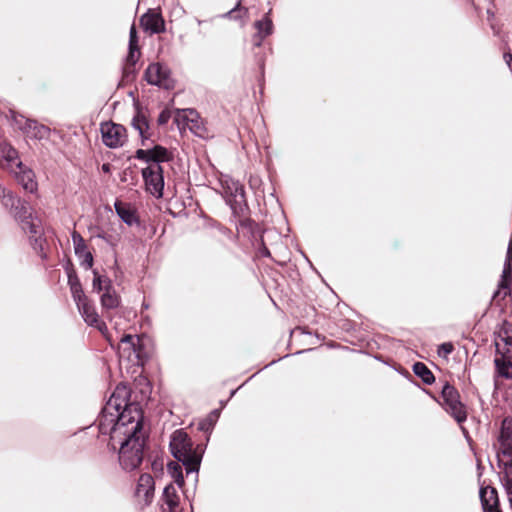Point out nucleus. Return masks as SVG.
<instances>
[{"label": "nucleus", "instance_id": "1a4fd4ad", "mask_svg": "<svg viewBox=\"0 0 512 512\" xmlns=\"http://www.w3.org/2000/svg\"><path fill=\"white\" fill-rule=\"evenodd\" d=\"M100 131L103 143L110 148L122 146L127 138L124 126L113 122L102 123Z\"/></svg>", "mask_w": 512, "mask_h": 512}, {"label": "nucleus", "instance_id": "2eb2a0df", "mask_svg": "<svg viewBox=\"0 0 512 512\" xmlns=\"http://www.w3.org/2000/svg\"><path fill=\"white\" fill-rule=\"evenodd\" d=\"M0 157L2 166L10 172L17 167L21 168V164H23L19 159L18 151L7 142L0 143Z\"/></svg>", "mask_w": 512, "mask_h": 512}, {"label": "nucleus", "instance_id": "9b49d317", "mask_svg": "<svg viewBox=\"0 0 512 512\" xmlns=\"http://www.w3.org/2000/svg\"><path fill=\"white\" fill-rule=\"evenodd\" d=\"M137 336L125 335L121 338L118 346V355L120 359H127L133 364L140 363V347Z\"/></svg>", "mask_w": 512, "mask_h": 512}, {"label": "nucleus", "instance_id": "72a5a7b5", "mask_svg": "<svg viewBox=\"0 0 512 512\" xmlns=\"http://www.w3.org/2000/svg\"><path fill=\"white\" fill-rule=\"evenodd\" d=\"M168 470L171 476L174 478L175 483L182 487L184 485V477L182 474L181 466L178 463L171 462L168 464Z\"/></svg>", "mask_w": 512, "mask_h": 512}, {"label": "nucleus", "instance_id": "79ce46f5", "mask_svg": "<svg viewBox=\"0 0 512 512\" xmlns=\"http://www.w3.org/2000/svg\"><path fill=\"white\" fill-rule=\"evenodd\" d=\"M503 58L507 64V66L509 67V69L511 70L512 72V53L511 52H505L504 55H503Z\"/></svg>", "mask_w": 512, "mask_h": 512}, {"label": "nucleus", "instance_id": "f704fd0d", "mask_svg": "<svg viewBox=\"0 0 512 512\" xmlns=\"http://www.w3.org/2000/svg\"><path fill=\"white\" fill-rule=\"evenodd\" d=\"M11 117L13 124L22 132L25 131V129L28 126V123L32 120L16 112H11Z\"/></svg>", "mask_w": 512, "mask_h": 512}, {"label": "nucleus", "instance_id": "9d476101", "mask_svg": "<svg viewBox=\"0 0 512 512\" xmlns=\"http://www.w3.org/2000/svg\"><path fill=\"white\" fill-rule=\"evenodd\" d=\"M145 78L151 85H156L165 89L173 87V80L170 77L169 69L160 63L150 64L145 71Z\"/></svg>", "mask_w": 512, "mask_h": 512}, {"label": "nucleus", "instance_id": "5701e85b", "mask_svg": "<svg viewBox=\"0 0 512 512\" xmlns=\"http://www.w3.org/2000/svg\"><path fill=\"white\" fill-rule=\"evenodd\" d=\"M23 133L29 138L44 140L49 138L51 130L48 126L32 119Z\"/></svg>", "mask_w": 512, "mask_h": 512}, {"label": "nucleus", "instance_id": "7c9ffc66", "mask_svg": "<svg viewBox=\"0 0 512 512\" xmlns=\"http://www.w3.org/2000/svg\"><path fill=\"white\" fill-rule=\"evenodd\" d=\"M511 282H512V262H509V266H506V260L504 261V267L501 275V280L499 282V288L511 290Z\"/></svg>", "mask_w": 512, "mask_h": 512}, {"label": "nucleus", "instance_id": "f3484780", "mask_svg": "<svg viewBox=\"0 0 512 512\" xmlns=\"http://www.w3.org/2000/svg\"><path fill=\"white\" fill-rule=\"evenodd\" d=\"M17 179V181L22 185V187L29 192H34L37 189V183L34 180V173L31 169L25 167L21 164V168L17 167L14 171H11Z\"/></svg>", "mask_w": 512, "mask_h": 512}, {"label": "nucleus", "instance_id": "58836bf2", "mask_svg": "<svg viewBox=\"0 0 512 512\" xmlns=\"http://www.w3.org/2000/svg\"><path fill=\"white\" fill-rule=\"evenodd\" d=\"M139 48L138 46V37L136 28L134 25L131 26L130 32H129V48Z\"/></svg>", "mask_w": 512, "mask_h": 512}, {"label": "nucleus", "instance_id": "412c9836", "mask_svg": "<svg viewBox=\"0 0 512 512\" xmlns=\"http://www.w3.org/2000/svg\"><path fill=\"white\" fill-rule=\"evenodd\" d=\"M510 423L508 419L503 420L498 438L502 448L501 453L504 456H512V427Z\"/></svg>", "mask_w": 512, "mask_h": 512}, {"label": "nucleus", "instance_id": "37998d69", "mask_svg": "<svg viewBox=\"0 0 512 512\" xmlns=\"http://www.w3.org/2000/svg\"><path fill=\"white\" fill-rule=\"evenodd\" d=\"M169 114L166 113L165 111H163L160 115H159V118H158V122L159 124H165L167 123L168 119H169Z\"/></svg>", "mask_w": 512, "mask_h": 512}, {"label": "nucleus", "instance_id": "393cba45", "mask_svg": "<svg viewBox=\"0 0 512 512\" xmlns=\"http://www.w3.org/2000/svg\"><path fill=\"white\" fill-rule=\"evenodd\" d=\"M494 335L496 336L495 342L499 339L502 341L506 348L511 350L512 348V324L504 319L499 325L497 330L494 331Z\"/></svg>", "mask_w": 512, "mask_h": 512}, {"label": "nucleus", "instance_id": "a211bd4d", "mask_svg": "<svg viewBox=\"0 0 512 512\" xmlns=\"http://www.w3.org/2000/svg\"><path fill=\"white\" fill-rule=\"evenodd\" d=\"M479 497L484 512H491L500 506L497 490L491 486L481 487Z\"/></svg>", "mask_w": 512, "mask_h": 512}, {"label": "nucleus", "instance_id": "473e14b6", "mask_svg": "<svg viewBox=\"0 0 512 512\" xmlns=\"http://www.w3.org/2000/svg\"><path fill=\"white\" fill-rule=\"evenodd\" d=\"M72 241L74 245L75 254L78 257H82V254L87 252V246L85 244L83 237L77 231H73Z\"/></svg>", "mask_w": 512, "mask_h": 512}, {"label": "nucleus", "instance_id": "c85d7f7f", "mask_svg": "<svg viewBox=\"0 0 512 512\" xmlns=\"http://www.w3.org/2000/svg\"><path fill=\"white\" fill-rule=\"evenodd\" d=\"M68 283L70 286L73 300L75 301L76 305L87 299V296L84 294L81 283L77 276L70 275Z\"/></svg>", "mask_w": 512, "mask_h": 512}, {"label": "nucleus", "instance_id": "8fccbe9b", "mask_svg": "<svg viewBox=\"0 0 512 512\" xmlns=\"http://www.w3.org/2000/svg\"><path fill=\"white\" fill-rule=\"evenodd\" d=\"M201 429H202V430L206 429V427H205V424H204V423H202V424H201Z\"/></svg>", "mask_w": 512, "mask_h": 512}, {"label": "nucleus", "instance_id": "4468645a", "mask_svg": "<svg viewBox=\"0 0 512 512\" xmlns=\"http://www.w3.org/2000/svg\"><path fill=\"white\" fill-rule=\"evenodd\" d=\"M135 157L145 162H152L160 164L170 159L169 152L166 148L156 145L152 149H138L135 153Z\"/></svg>", "mask_w": 512, "mask_h": 512}, {"label": "nucleus", "instance_id": "0eeeda50", "mask_svg": "<svg viewBox=\"0 0 512 512\" xmlns=\"http://www.w3.org/2000/svg\"><path fill=\"white\" fill-rule=\"evenodd\" d=\"M142 176L145 181L147 191L156 198H161L163 196L164 189L162 166L157 163H151L142 170Z\"/></svg>", "mask_w": 512, "mask_h": 512}, {"label": "nucleus", "instance_id": "bb28decb", "mask_svg": "<svg viewBox=\"0 0 512 512\" xmlns=\"http://www.w3.org/2000/svg\"><path fill=\"white\" fill-rule=\"evenodd\" d=\"M414 374L419 377L425 385H432L435 376L428 366L423 362H415L412 366Z\"/></svg>", "mask_w": 512, "mask_h": 512}, {"label": "nucleus", "instance_id": "de8ad7c7", "mask_svg": "<svg viewBox=\"0 0 512 512\" xmlns=\"http://www.w3.org/2000/svg\"><path fill=\"white\" fill-rule=\"evenodd\" d=\"M102 169H103L104 171H108V170H109V165H108V164H104V165L102 166Z\"/></svg>", "mask_w": 512, "mask_h": 512}, {"label": "nucleus", "instance_id": "f257e3e1", "mask_svg": "<svg viewBox=\"0 0 512 512\" xmlns=\"http://www.w3.org/2000/svg\"><path fill=\"white\" fill-rule=\"evenodd\" d=\"M129 430L120 438L115 441V448L119 446V463L124 470L131 471L139 467L143 460V450L146 441V432L143 428L142 422L135 423Z\"/></svg>", "mask_w": 512, "mask_h": 512}, {"label": "nucleus", "instance_id": "a19ab883", "mask_svg": "<svg viewBox=\"0 0 512 512\" xmlns=\"http://www.w3.org/2000/svg\"><path fill=\"white\" fill-rule=\"evenodd\" d=\"M233 189L234 191L231 192V195L235 198L237 201V198L239 197L241 200L244 198V189L239 183H233Z\"/></svg>", "mask_w": 512, "mask_h": 512}, {"label": "nucleus", "instance_id": "a878e982", "mask_svg": "<svg viewBox=\"0 0 512 512\" xmlns=\"http://www.w3.org/2000/svg\"><path fill=\"white\" fill-rule=\"evenodd\" d=\"M100 301L103 310L115 309L120 304L119 296L113 287H109V285L105 286V292L101 295Z\"/></svg>", "mask_w": 512, "mask_h": 512}, {"label": "nucleus", "instance_id": "4c0bfd02", "mask_svg": "<svg viewBox=\"0 0 512 512\" xmlns=\"http://www.w3.org/2000/svg\"><path fill=\"white\" fill-rule=\"evenodd\" d=\"M247 13L248 10L246 8L240 7V4H238L234 9L230 10L227 15L235 20H242L247 16Z\"/></svg>", "mask_w": 512, "mask_h": 512}, {"label": "nucleus", "instance_id": "dca6fc26", "mask_svg": "<svg viewBox=\"0 0 512 512\" xmlns=\"http://www.w3.org/2000/svg\"><path fill=\"white\" fill-rule=\"evenodd\" d=\"M140 24L145 31L158 34L165 30V24L160 13L149 10L140 18Z\"/></svg>", "mask_w": 512, "mask_h": 512}, {"label": "nucleus", "instance_id": "ddd939ff", "mask_svg": "<svg viewBox=\"0 0 512 512\" xmlns=\"http://www.w3.org/2000/svg\"><path fill=\"white\" fill-rule=\"evenodd\" d=\"M496 354L501 357H496L494 360L496 374L499 377L505 379H512V361L510 358L512 357V350L509 348H505L504 350L500 349L499 342H495Z\"/></svg>", "mask_w": 512, "mask_h": 512}, {"label": "nucleus", "instance_id": "39448f33", "mask_svg": "<svg viewBox=\"0 0 512 512\" xmlns=\"http://www.w3.org/2000/svg\"><path fill=\"white\" fill-rule=\"evenodd\" d=\"M442 406L457 423L461 424L466 421L467 413L464 404L460 401V395L457 389L450 383L445 382L441 389Z\"/></svg>", "mask_w": 512, "mask_h": 512}, {"label": "nucleus", "instance_id": "aec40b11", "mask_svg": "<svg viewBox=\"0 0 512 512\" xmlns=\"http://www.w3.org/2000/svg\"><path fill=\"white\" fill-rule=\"evenodd\" d=\"M509 457L510 460H508L507 462H503L500 459V454L497 453L498 466L500 468H503V475L500 477V480L502 482V485L506 491L510 505L512 507V456Z\"/></svg>", "mask_w": 512, "mask_h": 512}, {"label": "nucleus", "instance_id": "2f4dec72", "mask_svg": "<svg viewBox=\"0 0 512 512\" xmlns=\"http://www.w3.org/2000/svg\"><path fill=\"white\" fill-rule=\"evenodd\" d=\"M93 290L100 293L101 291L105 292V286L112 287L111 280L107 277L101 276L96 270L93 271Z\"/></svg>", "mask_w": 512, "mask_h": 512}, {"label": "nucleus", "instance_id": "09e8293b", "mask_svg": "<svg viewBox=\"0 0 512 512\" xmlns=\"http://www.w3.org/2000/svg\"><path fill=\"white\" fill-rule=\"evenodd\" d=\"M499 294V291H495L493 294V298H495Z\"/></svg>", "mask_w": 512, "mask_h": 512}, {"label": "nucleus", "instance_id": "20e7f679", "mask_svg": "<svg viewBox=\"0 0 512 512\" xmlns=\"http://www.w3.org/2000/svg\"><path fill=\"white\" fill-rule=\"evenodd\" d=\"M170 449L173 456L185 466L187 474L198 472L201 458L193 450L188 435L182 430H176L170 440Z\"/></svg>", "mask_w": 512, "mask_h": 512}, {"label": "nucleus", "instance_id": "cd10ccee", "mask_svg": "<svg viewBox=\"0 0 512 512\" xmlns=\"http://www.w3.org/2000/svg\"><path fill=\"white\" fill-rule=\"evenodd\" d=\"M115 210H116L117 215L127 225L131 226L137 222V217L135 215V211L129 205L117 201L115 203Z\"/></svg>", "mask_w": 512, "mask_h": 512}, {"label": "nucleus", "instance_id": "f03ea898", "mask_svg": "<svg viewBox=\"0 0 512 512\" xmlns=\"http://www.w3.org/2000/svg\"><path fill=\"white\" fill-rule=\"evenodd\" d=\"M1 202L6 208H10L13 211L15 218L21 222L22 229L29 233L34 250L41 258L45 259L46 254L44 247L46 239L43 237V228L40 221L33 218L32 215L28 213L25 204L10 191L3 195Z\"/></svg>", "mask_w": 512, "mask_h": 512}, {"label": "nucleus", "instance_id": "e433bc0d", "mask_svg": "<svg viewBox=\"0 0 512 512\" xmlns=\"http://www.w3.org/2000/svg\"><path fill=\"white\" fill-rule=\"evenodd\" d=\"M140 56V50L139 48H129L128 55L126 57V69L128 70L129 67H132L136 64Z\"/></svg>", "mask_w": 512, "mask_h": 512}, {"label": "nucleus", "instance_id": "c03bdc74", "mask_svg": "<svg viewBox=\"0 0 512 512\" xmlns=\"http://www.w3.org/2000/svg\"><path fill=\"white\" fill-rule=\"evenodd\" d=\"M8 191L2 186L0 185V199L3 197V195H5Z\"/></svg>", "mask_w": 512, "mask_h": 512}, {"label": "nucleus", "instance_id": "6ab92c4d", "mask_svg": "<svg viewBox=\"0 0 512 512\" xmlns=\"http://www.w3.org/2000/svg\"><path fill=\"white\" fill-rule=\"evenodd\" d=\"M154 492V479L150 474H142L136 487V495L143 498L146 503L151 501Z\"/></svg>", "mask_w": 512, "mask_h": 512}, {"label": "nucleus", "instance_id": "4be33fe9", "mask_svg": "<svg viewBox=\"0 0 512 512\" xmlns=\"http://www.w3.org/2000/svg\"><path fill=\"white\" fill-rule=\"evenodd\" d=\"M254 27L257 32L252 40L255 46H260L262 41L272 33V21L269 19L268 15H265L263 19L255 22Z\"/></svg>", "mask_w": 512, "mask_h": 512}, {"label": "nucleus", "instance_id": "ea45409f", "mask_svg": "<svg viewBox=\"0 0 512 512\" xmlns=\"http://www.w3.org/2000/svg\"><path fill=\"white\" fill-rule=\"evenodd\" d=\"M79 258L82 259L81 265L85 269H90L92 267V265H93V256H92V254L89 251H87L84 254H82V257H79Z\"/></svg>", "mask_w": 512, "mask_h": 512}, {"label": "nucleus", "instance_id": "49530a36", "mask_svg": "<svg viewBox=\"0 0 512 512\" xmlns=\"http://www.w3.org/2000/svg\"><path fill=\"white\" fill-rule=\"evenodd\" d=\"M262 254L265 255V256H268L269 255L268 249L264 247L263 250H262Z\"/></svg>", "mask_w": 512, "mask_h": 512}, {"label": "nucleus", "instance_id": "6e6552de", "mask_svg": "<svg viewBox=\"0 0 512 512\" xmlns=\"http://www.w3.org/2000/svg\"><path fill=\"white\" fill-rule=\"evenodd\" d=\"M174 121L179 128H188L192 133L197 136H203L205 128L203 122L194 109H177Z\"/></svg>", "mask_w": 512, "mask_h": 512}, {"label": "nucleus", "instance_id": "7ed1b4c3", "mask_svg": "<svg viewBox=\"0 0 512 512\" xmlns=\"http://www.w3.org/2000/svg\"><path fill=\"white\" fill-rule=\"evenodd\" d=\"M129 409L126 412L116 413L112 411L108 413L103 408L99 419L98 427L101 434H109L110 442L109 446L115 448V441H119L123 438L126 430H129L131 426H135V423L142 422V414L136 413V416L129 414Z\"/></svg>", "mask_w": 512, "mask_h": 512}, {"label": "nucleus", "instance_id": "c9c22d12", "mask_svg": "<svg viewBox=\"0 0 512 512\" xmlns=\"http://www.w3.org/2000/svg\"><path fill=\"white\" fill-rule=\"evenodd\" d=\"M454 351L452 342H444L438 346L437 354L439 357L447 359L448 356Z\"/></svg>", "mask_w": 512, "mask_h": 512}, {"label": "nucleus", "instance_id": "b1692460", "mask_svg": "<svg viewBox=\"0 0 512 512\" xmlns=\"http://www.w3.org/2000/svg\"><path fill=\"white\" fill-rule=\"evenodd\" d=\"M163 501L167 508L163 507L164 512H176L179 505V495L173 484L165 487L163 492Z\"/></svg>", "mask_w": 512, "mask_h": 512}, {"label": "nucleus", "instance_id": "c756f323", "mask_svg": "<svg viewBox=\"0 0 512 512\" xmlns=\"http://www.w3.org/2000/svg\"><path fill=\"white\" fill-rule=\"evenodd\" d=\"M132 126L139 132V135L142 138V143L144 144V140L149 138V135L147 134L149 124L146 117L141 113H137L132 119Z\"/></svg>", "mask_w": 512, "mask_h": 512}, {"label": "nucleus", "instance_id": "423d86ee", "mask_svg": "<svg viewBox=\"0 0 512 512\" xmlns=\"http://www.w3.org/2000/svg\"><path fill=\"white\" fill-rule=\"evenodd\" d=\"M129 397V389L123 384L118 385L106 402L104 406L105 411L108 413H111L112 411L121 413L126 412L129 409V414L132 416H136V413H141L137 405L129 403Z\"/></svg>", "mask_w": 512, "mask_h": 512}, {"label": "nucleus", "instance_id": "f8f14e48", "mask_svg": "<svg viewBox=\"0 0 512 512\" xmlns=\"http://www.w3.org/2000/svg\"><path fill=\"white\" fill-rule=\"evenodd\" d=\"M77 308L79 310V313L83 317L84 321L89 326L97 328L109 340V337L106 335L107 326L102 320H100L93 303L87 298L85 299V301H82L81 303L77 304Z\"/></svg>", "mask_w": 512, "mask_h": 512}, {"label": "nucleus", "instance_id": "a18cd8bd", "mask_svg": "<svg viewBox=\"0 0 512 512\" xmlns=\"http://www.w3.org/2000/svg\"><path fill=\"white\" fill-rule=\"evenodd\" d=\"M297 331H301L302 332L301 328H299V327H297L295 329H290V332H289L290 338H292L293 334L295 332H297Z\"/></svg>", "mask_w": 512, "mask_h": 512}]
</instances>
